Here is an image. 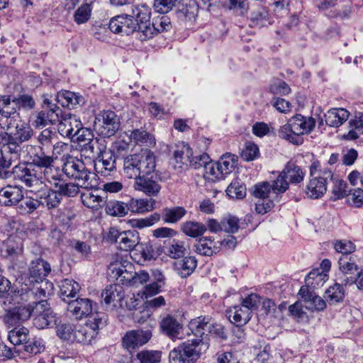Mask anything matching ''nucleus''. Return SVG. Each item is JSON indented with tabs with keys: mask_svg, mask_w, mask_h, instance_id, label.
Here are the masks:
<instances>
[{
	"mask_svg": "<svg viewBox=\"0 0 363 363\" xmlns=\"http://www.w3.org/2000/svg\"><path fill=\"white\" fill-rule=\"evenodd\" d=\"M281 173L291 184H298L303 180L305 177V173L301 167L291 161L286 163Z\"/></svg>",
	"mask_w": 363,
	"mask_h": 363,
	"instance_id": "473e14b6",
	"label": "nucleus"
},
{
	"mask_svg": "<svg viewBox=\"0 0 363 363\" xmlns=\"http://www.w3.org/2000/svg\"><path fill=\"white\" fill-rule=\"evenodd\" d=\"M21 150V147L19 143L13 140L4 143L1 148V152L8 157L13 164L19 160Z\"/></svg>",
	"mask_w": 363,
	"mask_h": 363,
	"instance_id": "de8ad7c7",
	"label": "nucleus"
},
{
	"mask_svg": "<svg viewBox=\"0 0 363 363\" xmlns=\"http://www.w3.org/2000/svg\"><path fill=\"white\" fill-rule=\"evenodd\" d=\"M212 320L211 317L199 316L191 320L189 325L196 336L202 337L203 335H207Z\"/></svg>",
	"mask_w": 363,
	"mask_h": 363,
	"instance_id": "c9c22d12",
	"label": "nucleus"
},
{
	"mask_svg": "<svg viewBox=\"0 0 363 363\" xmlns=\"http://www.w3.org/2000/svg\"><path fill=\"white\" fill-rule=\"evenodd\" d=\"M138 176L144 177L146 179L161 181L159 172L156 170V157L149 149H141L136 152Z\"/></svg>",
	"mask_w": 363,
	"mask_h": 363,
	"instance_id": "1a4fd4ad",
	"label": "nucleus"
},
{
	"mask_svg": "<svg viewBox=\"0 0 363 363\" xmlns=\"http://www.w3.org/2000/svg\"><path fill=\"white\" fill-rule=\"evenodd\" d=\"M120 127V119L112 111H103L95 116L94 128L104 138H110L116 134Z\"/></svg>",
	"mask_w": 363,
	"mask_h": 363,
	"instance_id": "6e6552de",
	"label": "nucleus"
},
{
	"mask_svg": "<svg viewBox=\"0 0 363 363\" xmlns=\"http://www.w3.org/2000/svg\"><path fill=\"white\" fill-rule=\"evenodd\" d=\"M28 271L32 281L39 283L40 281L42 282L45 277L50 272L51 267L48 262L38 258L30 262Z\"/></svg>",
	"mask_w": 363,
	"mask_h": 363,
	"instance_id": "a878e982",
	"label": "nucleus"
},
{
	"mask_svg": "<svg viewBox=\"0 0 363 363\" xmlns=\"http://www.w3.org/2000/svg\"><path fill=\"white\" fill-rule=\"evenodd\" d=\"M345 290L340 284L330 286L325 293V298L330 304H335L343 301Z\"/></svg>",
	"mask_w": 363,
	"mask_h": 363,
	"instance_id": "8fccbe9b",
	"label": "nucleus"
},
{
	"mask_svg": "<svg viewBox=\"0 0 363 363\" xmlns=\"http://www.w3.org/2000/svg\"><path fill=\"white\" fill-rule=\"evenodd\" d=\"M29 338V330L25 327H16L8 334V340L14 346H19L26 342Z\"/></svg>",
	"mask_w": 363,
	"mask_h": 363,
	"instance_id": "49530a36",
	"label": "nucleus"
},
{
	"mask_svg": "<svg viewBox=\"0 0 363 363\" xmlns=\"http://www.w3.org/2000/svg\"><path fill=\"white\" fill-rule=\"evenodd\" d=\"M124 297L123 287L119 284H111L101 293V298L106 304L121 301Z\"/></svg>",
	"mask_w": 363,
	"mask_h": 363,
	"instance_id": "f704fd0d",
	"label": "nucleus"
},
{
	"mask_svg": "<svg viewBox=\"0 0 363 363\" xmlns=\"http://www.w3.org/2000/svg\"><path fill=\"white\" fill-rule=\"evenodd\" d=\"M227 314L229 320L237 326L246 324L251 318L250 311H248V309H246L242 305L235 306L233 308L229 309L227 311Z\"/></svg>",
	"mask_w": 363,
	"mask_h": 363,
	"instance_id": "7c9ffc66",
	"label": "nucleus"
},
{
	"mask_svg": "<svg viewBox=\"0 0 363 363\" xmlns=\"http://www.w3.org/2000/svg\"><path fill=\"white\" fill-rule=\"evenodd\" d=\"M203 345L200 339L188 340L174 348L170 357L182 363L194 362L200 357Z\"/></svg>",
	"mask_w": 363,
	"mask_h": 363,
	"instance_id": "0eeeda50",
	"label": "nucleus"
},
{
	"mask_svg": "<svg viewBox=\"0 0 363 363\" xmlns=\"http://www.w3.org/2000/svg\"><path fill=\"white\" fill-rule=\"evenodd\" d=\"M23 242L21 239L17 240L12 238H9L5 244L4 256L12 262L18 260L23 255Z\"/></svg>",
	"mask_w": 363,
	"mask_h": 363,
	"instance_id": "2f4dec72",
	"label": "nucleus"
},
{
	"mask_svg": "<svg viewBox=\"0 0 363 363\" xmlns=\"http://www.w3.org/2000/svg\"><path fill=\"white\" fill-rule=\"evenodd\" d=\"M136 357L140 363H159L161 361V352L143 350L137 353Z\"/></svg>",
	"mask_w": 363,
	"mask_h": 363,
	"instance_id": "13d9d810",
	"label": "nucleus"
},
{
	"mask_svg": "<svg viewBox=\"0 0 363 363\" xmlns=\"http://www.w3.org/2000/svg\"><path fill=\"white\" fill-rule=\"evenodd\" d=\"M81 126L82 124L77 116L62 113L58 124V131L63 137L73 138Z\"/></svg>",
	"mask_w": 363,
	"mask_h": 363,
	"instance_id": "412c9836",
	"label": "nucleus"
},
{
	"mask_svg": "<svg viewBox=\"0 0 363 363\" xmlns=\"http://www.w3.org/2000/svg\"><path fill=\"white\" fill-rule=\"evenodd\" d=\"M81 199L85 206L93 210H99L106 203V197L99 195L96 191L82 194Z\"/></svg>",
	"mask_w": 363,
	"mask_h": 363,
	"instance_id": "4c0bfd02",
	"label": "nucleus"
},
{
	"mask_svg": "<svg viewBox=\"0 0 363 363\" xmlns=\"http://www.w3.org/2000/svg\"><path fill=\"white\" fill-rule=\"evenodd\" d=\"M298 296L306 303V308L308 310L320 311H323L326 307L325 300L306 286L301 287Z\"/></svg>",
	"mask_w": 363,
	"mask_h": 363,
	"instance_id": "4be33fe9",
	"label": "nucleus"
},
{
	"mask_svg": "<svg viewBox=\"0 0 363 363\" xmlns=\"http://www.w3.org/2000/svg\"><path fill=\"white\" fill-rule=\"evenodd\" d=\"M62 115V110L48 98L43 99L41 110L32 116V125L35 128H43L48 125L59 122Z\"/></svg>",
	"mask_w": 363,
	"mask_h": 363,
	"instance_id": "423d86ee",
	"label": "nucleus"
},
{
	"mask_svg": "<svg viewBox=\"0 0 363 363\" xmlns=\"http://www.w3.org/2000/svg\"><path fill=\"white\" fill-rule=\"evenodd\" d=\"M80 289V285L77 281L65 279L62 281L60 284V297L64 301H66V298L75 297Z\"/></svg>",
	"mask_w": 363,
	"mask_h": 363,
	"instance_id": "a18cd8bd",
	"label": "nucleus"
},
{
	"mask_svg": "<svg viewBox=\"0 0 363 363\" xmlns=\"http://www.w3.org/2000/svg\"><path fill=\"white\" fill-rule=\"evenodd\" d=\"M15 177L21 180L26 186L31 188L32 191L39 190V188L45 186L40 174L30 164H18L12 171Z\"/></svg>",
	"mask_w": 363,
	"mask_h": 363,
	"instance_id": "9d476101",
	"label": "nucleus"
},
{
	"mask_svg": "<svg viewBox=\"0 0 363 363\" xmlns=\"http://www.w3.org/2000/svg\"><path fill=\"white\" fill-rule=\"evenodd\" d=\"M217 162L223 177L234 169L236 166L237 159L235 155L229 154L222 157Z\"/></svg>",
	"mask_w": 363,
	"mask_h": 363,
	"instance_id": "4d7b16f0",
	"label": "nucleus"
},
{
	"mask_svg": "<svg viewBox=\"0 0 363 363\" xmlns=\"http://www.w3.org/2000/svg\"><path fill=\"white\" fill-rule=\"evenodd\" d=\"M181 230L186 235L198 238L206 231V225L196 221H186L181 225Z\"/></svg>",
	"mask_w": 363,
	"mask_h": 363,
	"instance_id": "37998d69",
	"label": "nucleus"
},
{
	"mask_svg": "<svg viewBox=\"0 0 363 363\" xmlns=\"http://www.w3.org/2000/svg\"><path fill=\"white\" fill-rule=\"evenodd\" d=\"M106 146V143L104 138H96L89 143H86L80 146L81 155H84L86 158L95 159L97 153L99 152V144Z\"/></svg>",
	"mask_w": 363,
	"mask_h": 363,
	"instance_id": "a19ab883",
	"label": "nucleus"
},
{
	"mask_svg": "<svg viewBox=\"0 0 363 363\" xmlns=\"http://www.w3.org/2000/svg\"><path fill=\"white\" fill-rule=\"evenodd\" d=\"M36 198L40 199L41 206L48 209L57 208L61 202L60 194L57 190L55 191L49 188L40 187L36 191Z\"/></svg>",
	"mask_w": 363,
	"mask_h": 363,
	"instance_id": "b1692460",
	"label": "nucleus"
},
{
	"mask_svg": "<svg viewBox=\"0 0 363 363\" xmlns=\"http://www.w3.org/2000/svg\"><path fill=\"white\" fill-rule=\"evenodd\" d=\"M251 194L260 200L255 204L257 213L264 215L270 211L274 204L270 199V194H274L272 185L268 182H262L255 184L250 189Z\"/></svg>",
	"mask_w": 363,
	"mask_h": 363,
	"instance_id": "9b49d317",
	"label": "nucleus"
},
{
	"mask_svg": "<svg viewBox=\"0 0 363 363\" xmlns=\"http://www.w3.org/2000/svg\"><path fill=\"white\" fill-rule=\"evenodd\" d=\"M179 16H183L186 20L191 21L198 13V6L194 1H189V4H183L179 11Z\"/></svg>",
	"mask_w": 363,
	"mask_h": 363,
	"instance_id": "774afa93",
	"label": "nucleus"
},
{
	"mask_svg": "<svg viewBox=\"0 0 363 363\" xmlns=\"http://www.w3.org/2000/svg\"><path fill=\"white\" fill-rule=\"evenodd\" d=\"M328 279V274L320 269H315L311 271L305 279L304 286L311 289L320 288L324 285Z\"/></svg>",
	"mask_w": 363,
	"mask_h": 363,
	"instance_id": "e433bc0d",
	"label": "nucleus"
},
{
	"mask_svg": "<svg viewBox=\"0 0 363 363\" xmlns=\"http://www.w3.org/2000/svg\"><path fill=\"white\" fill-rule=\"evenodd\" d=\"M179 269L182 277L191 274L197 266V260L194 257H185L178 263Z\"/></svg>",
	"mask_w": 363,
	"mask_h": 363,
	"instance_id": "680f3d73",
	"label": "nucleus"
},
{
	"mask_svg": "<svg viewBox=\"0 0 363 363\" xmlns=\"http://www.w3.org/2000/svg\"><path fill=\"white\" fill-rule=\"evenodd\" d=\"M350 113L345 108H331L325 114V123L331 127H339L349 118Z\"/></svg>",
	"mask_w": 363,
	"mask_h": 363,
	"instance_id": "c756f323",
	"label": "nucleus"
},
{
	"mask_svg": "<svg viewBox=\"0 0 363 363\" xmlns=\"http://www.w3.org/2000/svg\"><path fill=\"white\" fill-rule=\"evenodd\" d=\"M166 252L172 259L182 257L186 251V246L184 241L173 240L166 247Z\"/></svg>",
	"mask_w": 363,
	"mask_h": 363,
	"instance_id": "864d4df0",
	"label": "nucleus"
},
{
	"mask_svg": "<svg viewBox=\"0 0 363 363\" xmlns=\"http://www.w3.org/2000/svg\"><path fill=\"white\" fill-rule=\"evenodd\" d=\"M94 169L98 174L107 176L116 169V161L113 152L107 149L103 143L99 144V152L94 160Z\"/></svg>",
	"mask_w": 363,
	"mask_h": 363,
	"instance_id": "ddd939ff",
	"label": "nucleus"
},
{
	"mask_svg": "<svg viewBox=\"0 0 363 363\" xmlns=\"http://www.w3.org/2000/svg\"><path fill=\"white\" fill-rule=\"evenodd\" d=\"M136 10H139V5L132 9L130 15H120L112 18L109 22V29L114 33H122L130 35L137 32L138 38L143 34V29L140 28L141 21L138 18Z\"/></svg>",
	"mask_w": 363,
	"mask_h": 363,
	"instance_id": "39448f33",
	"label": "nucleus"
},
{
	"mask_svg": "<svg viewBox=\"0 0 363 363\" xmlns=\"http://www.w3.org/2000/svg\"><path fill=\"white\" fill-rule=\"evenodd\" d=\"M75 325L72 324H61L57 327V336L65 340L74 342Z\"/></svg>",
	"mask_w": 363,
	"mask_h": 363,
	"instance_id": "69168bd1",
	"label": "nucleus"
},
{
	"mask_svg": "<svg viewBox=\"0 0 363 363\" xmlns=\"http://www.w3.org/2000/svg\"><path fill=\"white\" fill-rule=\"evenodd\" d=\"M53 162L54 159L52 156L47 155L44 152L40 155H38V157H32L31 162L30 163V165H32L33 167L34 166L44 168V174L46 177L47 180L49 182H52L50 180L49 177L48 176V171L52 170V167H53Z\"/></svg>",
	"mask_w": 363,
	"mask_h": 363,
	"instance_id": "c03bdc74",
	"label": "nucleus"
},
{
	"mask_svg": "<svg viewBox=\"0 0 363 363\" xmlns=\"http://www.w3.org/2000/svg\"><path fill=\"white\" fill-rule=\"evenodd\" d=\"M17 111L16 103L13 102V98L11 96L4 95L0 97V113L4 117H10Z\"/></svg>",
	"mask_w": 363,
	"mask_h": 363,
	"instance_id": "6e6d98bb",
	"label": "nucleus"
},
{
	"mask_svg": "<svg viewBox=\"0 0 363 363\" xmlns=\"http://www.w3.org/2000/svg\"><path fill=\"white\" fill-rule=\"evenodd\" d=\"M56 101L63 107L68 108H77V106L83 105L85 101L79 94L67 90L58 92Z\"/></svg>",
	"mask_w": 363,
	"mask_h": 363,
	"instance_id": "bb28decb",
	"label": "nucleus"
},
{
	"mask_svg": "<svg viewBox=\"0 0 363 363\" xmlns=\"http://www.w3.org/2000/svg\"><path fill=\"white\" fill-rule=\"evenodd\" d=\"M108 238L111 241L118 244L123 250H132L139 243V235L135 230L120 232L115 228L109 230Z\"/></svg>",
	"mask_w": 363,
	"mask_h": 363,
	"instance_id": "4468645a",
	"label": "nucleus"
},
{
	"mask_svg": "<svg viewBox=\"0 0 363 363\" xmlns=\"http://www.w3.org/2000/svg\"><path fill=\"white\" fill-rule=\"evenodd\" d=\"M106 213L112 216L123 217L128 212V204L121 201L112 200L106 203Z\"/></svg>",
	"mask_w": 363,
	"mask_h": 363,
	"instance_id": "09e8293b",
	"label": "nucleus"
},
{
	"mask_svg": "<svg viewBox=\"0 0 363 363\" xmlns=\"http://www.w3.org/2000/svg\"><path fill=\"white\" fill-rule=\"evenodd\" d=\"M152 337V332L150 330H133L127 332L123 337V346L129 349H135L139 346L146 344Z\"/></svg>",
	"mask_w": 363,
	"mask_h": 363,
	"instance_id": "aec40b11",
	"label": "nucleus"
},
{
	"mask_svg": "<svg viewBox=\"0 0 363 363\" xmlns=\"http://www.w3.org/2000/svg\"><path fill=\"white\" fill-rule=\"evenodd\" d=\"M35 303L33 313L35 315L33 324L36 328L43 329L55 322L54 313L46 300H40Z\"/></svg>",
	"mask_w": 363,
	"mask_h": 363,
	"instance_id": "dca6fc26",
	"label": "nucleus"
},
{
	"mask_svg": "<svg viewBox=\"0 0 363 363\" xmlns=\"http://www.w3.org/2000/svg\"><path fill=\"white\" fill-rule=\"evenodd\" d=\"M136 11V16L142 23L140 28L143 29V34L140 35L141 40H146L159 33L168 31L172 28L169 17L164 15L154 18L151 23V9L146 5H139V10Z\"/></svg>",
	"mask_w": 363,
	"mask_h": 363,
	"instance_id": "7ed1b4c3",
	"label": "nucleus"
},
{
	"mask_svg": "<svg viewBox=\"0 0 363 363\" xmlns=\"http://www.w3.org/2000/svg\"><path fill=\"white\" fill-rule=\"evenodd\" d=\"M174 156L177 162L188 165L191 162V149L189 145H183L180 149L174 151Z\"/></svg>",
	"mask_w": 363,
	"mask_h": 363,
	"instance_id": "0e129e2a",
	"label": "nucleus"
},
{
	"mask_svg": "<svg viewBox=\"0 0 363 363\" xmlns=\"http://www.w3.org/2000/svg\"><path fill=\"white\" fill-rule=\"evenodd\" d=\"M160 218V214L154 213L145 218L130 219L128 223L132 228L141 230L152 226L156 223H157Z\"/></svg>",
	"mask_w": 363,
	"mask_h": 363,
	"instance_id": "3c124183",
	"label": "nucleus"
},
{
	"mask_svg": "<svg viewBox=\"0 0 363 363\" xmlns=\"http://www.w3.org/2000/svg\"><path fill=\"white\" fill-rule=\"evenodd\" d=\"M203 177L205 179L215 182L222 179L223 174L220 170L218 162H211L205 167Z\"/></svg>",
	"mask_w": 363,
	"mask_h": 363,
	"instance_id": "052dcab7",
	"label": "nucleus"
},
{
	"mask_svg": "<svg viewBox=\"0 0 363 363\" xmlns=\"http://www.w3.org/2000/svg\"><path fill=\"white\" fill-rule=\"evenodd\" d=\"M195 251L203 256H212L220 250V245L211 237L200 238L194 245Z\"/></svg>",
	"mask_w": 363,
	"mask_h": 363,
	"instance_id": "cd10ccee",
	"label": "nucleus"
},
{
	"mask_svg": "<svg viewBox=\"0 0 363 363\" xmlns=\"http://www.w3.org/2000/svg\"><path fill=\"white\" fill-rule=\"evenodd\" d=\"M54 180L53 186L57 188V192L62 196L67 197H74L79 193V183L65 182L55 178V176L51 177Z\"/></svg>",
	"mask_w": 363,
	"mask_h": 363,
	"instance_id": "72a5a7b5",
	"label": "nucleus"
},
{
	"mask_svg": "<svg viewBox=\"0 0 363 363\" xmlns=\"http://www.w3.org/2000/svg\"><path fill=\"white\" fill-rule=\"evenodd\" d=\"M23 298L18 292L7 291L0 299V303L6 311L8 309L22 303Z\"/></svg>",
	"mask_w": 363,
	"mask_h": 363,
	"instance_id": "603ef678",
	"label": "nucleus"
},
{
	"mask_svg": "<svg viewBox=\"0 0 363 363\" xmlns=\"http://www.w3.org/2000/svg\"><path fill=\"white\" fill-rule=\"evenodd\" d=\"M33 129L26 123H18L13 130L11 131L10 138L18 143L28 141L33 135Z\"/></svg>",
	"mask_w": 363,
	"mask_h": 363,
	"instance_id": "ea45409f",
	"label": "nucleus"
},
{
	"mask_svg": "<svg viewBox=\"0 0 363 363\" xmlns=\"http://www.w3.org/2000/svg\"><path fill=\"white\" fill-rule=\"evenodd\" d=\"M315 125V121L312 117L296 114L278 130L279 136L294 145H299L303 143L302 137L310 133Z\"/></svg>",
	"mask_w": 363,
	"mask_h": 363,
	"instance_id": "f257e3e1",
	"label": "nucleus"
},
{
	"mask_svg": "<svg viewBox=\"0 0 363 363\" xmlns=\"http://www.w3.org/2000/svg\"><path fill=\"white\" fill-rule=\"evenodd\" d=\"M160 328L163 334L172 340H174L178 337L182 329V325L176 317L167 314L162 318L160 322Z\"/></svg>",
	"mask_w": 363,
	"mask_h": 363,
	"instance_id": "5701e85b",
	"label": "nucleus"
},
{
	"mask_svg": "<svg viewBox=\"0 0 363 363\" xmlns=\"http://www.w3.org/2000/svg\"><path fill=\"white\" fill-rule=\"evenodd\" d=\"M156 201L152 199H130L128 202V211L135 213L143 214L155 208Z\"/></svg>",
	"mask_w": 363,
	"mask_h": 363,
	"instance_id": "c85d7f7f",
	"label": "nucleus"
},
{
	"mask_svg": "<svg viewBox=\"0 0 363 363\" xmlns=\"http://www.w3.org/2000/svg\"><path fill=\"white\" fill-rule=\"evenodd\" d=\"M123 173L128 179H134L133 187L149 196H157L162 187L157 180H150L138 176L136 153L123 157Z\"/></svg>",
	"mask_w": 363,
	"mask_h": 363,
	"instance_id": "f03ea898",
	"label": "nucleus"
},
{
	"mask_svg": "<svg viewBox=\"0 0 363 363\" xmlns=\"http://www.w3.org/2000/svg\"><path fill=\"white\" fill-rule=\"evenodd\" d=\"M91 14V5L88 3L81 5L75 11L74 20L77 24H82L89 21Z\"/></svg>",
	"mask_w": 363,
	"mask_h": 363,
	"instance_id": "e2e57ef3",
	"label": "nucleus"
},
{
	"mask_svg": "<svg viewBox=\"0 0 363 363\" xmlns=\"http://www.w3.org/2000/svg\"><path fill=\"white\" fill-rule=\"evenodd\" d=\"M109 270L113 278H115L122 284L131 286L133 279V266L128 262H116L111 264Z\"/></svg>",
	"mask_w": 363,
	"mask_h": 363,
	"instance_id": "f3484780",
	"label": "nucleus"
},
{
	"mask_svg": "<svg viewBox=\"0 0 363 363\" xmlns=\"http://www.w3.org/2000/svg\"><path fill=\"white\" fill-rule=\"evenodd\" d=\"M187 211L182 206L164 208L162 210V218L164 223H176L185 216Z\"/></svg>",
	"mask_w": 363,
	"mask_h": 363,
	"instance_id": "79ce46f5",
	"label": "nucleus"
},
{
	"mask_svg": "<svg viewBox=\"0 0 363 363\" xmlns=\"http://www.w3.org/2000/svg\"><path fill=\"white\" fill-rule=\"evenodd\" d=\"M347 184L342 180H336L332 189L330 199L337 201L348 196V191L346 189Z\"/></svg>",
	"mask_w": 363,
	"mask_h": 363,
	"instance_id": "338daca9",
	"label": "nucleus"
},
{
	"mask_svg": "<svg viewBox=\"0 0 363 363\" xmlns=\"http://www.w3.org/2000/svg\"><path fill=\"white\" fill-rule=\"evenodd\" d=\"M130 140H133L138 145H152L155 144V140L152 135L146 130L140 129H135L131 131Z\"/></svg>",
	"mask_w": 363,
	"mask_h": 363,
	"instance_id": "5fc2aeb1",
	"label": "nucleus"
},
{
	"mask_svg": "<svg viewBox=\"0 0 363 363\" xmlns=\"http://www.w3.org/2000/svg\"><path fill=\"white\" fill-rule=\"evenodd\" d=\"M339 268L342 274V281L345 285H350L357 282V277H360V272L357 265L347 257L342 255L339 259Z\"/></svg>",
	"mask_w": 363,
	"mask_h": 363,
	"instance_id": "a211bd4d",
	"label": "nucleus"
},
{
	"mask_svg": "<svg viewBox=\"0 0 363 363\" xmlns=\"http://www.w3.org/2000/svg\"><path fill=\"white\" fill-rule=\"evenodd\" d=\"M34 306L30 304L24 305L21 303L8 309L3 315V322L8 326L12 327L21 322L26 321L34 311Z\"/></svg>",
	"mask_w": 363,
	"mask_h": 363,
	"instance_id": "2eb2a0df",
	"label": "nucleus"
},
{
	"mask_svg": "<svg viewBox=\"0 0 363 363\" xmlns=\"http://www.w3.org/2000/svg\"><path fill=\"white\" fill-rule=\"evenodd\" d=\"M92 301L89 298H77L68 301L67 311L75 319L80 320L91 314Z\"/></svg>",
	"mask_w": 363,
	"mask_h": 363,
	"instance_id": "6ab92c4d",
	"label": "nucleus"
},
{
	"mask_svg": "<svg viewBox=\"0 0 363 363\" xmlns=\"http://www.w3.org/2000/svg\"><path fill=\"white\" fill-rule=\"evenodd\" d=\"M62 170L67 177L77 181L82 188L88 189L93 186L95 174L82 160L67 155Z\"/></svg>",
	"mask_w": 363,
	"mask_h": 363,
	"instance_id": "20e7f679",
	"label": "nucleus"
},
{
	"mask_svg": "<svg viewBox=\"0 0 363 363\" xmlns=\"http://www.w3.org/2000/svg\"><path fill=\"white\" fill-rule=\"evenodd\" d=\"M23 197L22 188L18 186H7L0 190V203L10 206L18 203Z\"/></svg>",
	"mask_w": 363,
	"mask_h": 363,
	"instance_id": "393cba45",
	"label": "nucleus"
},
{
	"mask_svg": "<svg viewBox=\"0 0 363 363\" xmlns=\"http://www.w3.org/2000/svg\"><path fill=\"white\" fill-rule=\"evenodd\" d=\"M333 177V174L329 169H320L318 175L311 177L308 182L305 191L306 196L313 199L322 197L327 191L328 180Z\"/></svg>",
	"mask_w": 363,
	"mask_h": 363,
	"instance_id": "f8f14e48",
	"label": "nucleus"
},
{
	"mask_svg": "<svg viewBox=\"0 0 363 363\" xmlns=\"http://www.w3.org/2000/svg\"><path fill=\"white\" fill-rule=\"evenodd\" d=\"M226 194L232 198L242 199L246 195V188L239 180L235 179L228 186Z\"/></svg>",
	"mask_w": 363,
	"mask_h": 363,
	"instance_id": "bf43d9fd",
	"label": "nucleus"
},
{
	"mask_svg": "<svg viewBox=\"0 0 363 363\" xmlns=\"http://www.w3.org/2000/svg\"><path fill=\"white\" fill-rule=\"evenodd\" d=\"M97 335V332L87 324L75 325L74 342L89 344Z\"/></svg>",
	"mask_w": 363,
	"mask_h": 363,
	"instance_id": "58836bf2",
	"label": "nucleus"
}]
</instances>
